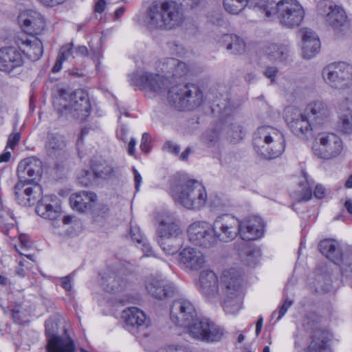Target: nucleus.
<instances>
[{
  "label": "nucleus",
  "mask_w": 352,
  "mask_h": 352,
  "mask_svg": "<svg viewBox=\"0 0 352 352\" xmlns=\"http://www.w3.org/2000/svg\"><path fill=\"white\" fill-rule=\"evenodd\" d=\"M184 21L182 9L174 1H154L147 8L144 23L149 29L169 30Z\"/></svg>",
  "instance_id": "1"
},
{
  "label": "nucleus",
  "mask_w": 352,
  "mask_h": 352,
  "mask_svg": "<svg viewBox=\"0 0 352 352\" xmlns=\"http://www.w3.org/2000/svg\"><path fill=\"white\" fill-rule=\"evenodd\" d=\"M254 9L267 17L277 14L280 23L287 28L298 26L304 19L305 11L296 0H255Z\"/></svg>",
  "instance_id": "2"
},
{
  "label": "nucleus",
  "mask_w": 352,
  "mask_h": 352,
  "mask_svg": "<svg viewBox=\"0 0 352 352\" xmlns=\"http://www.w3.org/2000/svg\"><path fill=\"white\" fill-rule=\"evenodd\" d=\"M53 104L58 113L68 118L85 120L89 115L91 106L88 96L82 89L68 92L60 89L53 99Z\"/></svg>",
  "instance_id": "3"
},
{
  "label": "nucleus",
  "mask_w": 352,
  "mask_h": 352,
  "mask_svg": "<svg viewBox=\"0 0 352 352\" xmlns=\"http://www.w3.org/2000/svg\"><path fill=\"white\" fill-rule=\"evenodd\" d=\"M220 298L223 300V308L227 314H235L242 307V279L234 269L224 271L220 278Z\"/></svg>",
  "instance_id": "4"
},
{
  "label": "nucleus",
  "mask_w": 352,
  "mask_h": 352,
  "mask_svg": "<svg viewBox=\"0 0 352 352\" xmlns=\"http://www.w3.org/2000/svg\"><path fill=\"white\" fill-rule=\"evenodd\" d=\"M206 97L195 84H179L171 87L167 93L168 104L179 111H190L200 107Z\"/></svg>",
  "instance_id": "5"
},
{
  "label": "nucleus",
  "mask_w": 352,
  "mask_h": 352,
  "mask_svg": "<svg viewBox=\"0 0 352 352\" xmlns=\"http://www.w3.org/2000/svg\"><path fill=\"white\" fill-rule=\"evenodd\" d=\"M170 195L178 204L188 210H199L206 204L205 187L198 181L189 179L172 187Z\"/></svg>",
  "instance_id": "6"
},
{
  "label": "nucleus",
  "mask_w": 352,
  "mask_h": 352,
  "mask_svg": "<svg viewBox=\"0 0 352 352\" xmlns=\"http://www.w3.org/2000/svg\"><path fill=\"white\" fill-rule=\"evenodd\" d=\"M254 145L256 152L263 157L274 159L284 151V137L277 129L269 126H262L254 133Z\"/></svg>",
  "instance_id": "7"
},
{
  "label": "nucleus",
  "mask_w": 352,
  "mask_h": 352,
  "mask_svg": "<svg viewBox=\"0 0 352 352\" xmlns=\"http://www.w3.org/2000/svg\"><path fill=\"white\" fill-rule=\"evenodd\" d=\"M343 150L341 138L334 133H318L311 144V151L318 158L331 160L338 156Z\"/></svg>",
  "instance_id": "8"
},
{
  "label": "nucleus",
  "mask_w": 352,
  "mask_h": 352,
  "mask_svg": "<svg viewBox=\"0 0 352 352\" xmlns=\"http://www.w3.org/2000/svg\"><path fill=\"white\" fill-rule=\"evenodd\" d=\"M218 111L221 113V124H223V132L224 137L233 144L238 143L241 140L245 132L243 126L233 117L230 116L232 113V107L228 100L224 99L223 101L217 103Z\"/></svg>",
  "instance_id": "9"
},
{
  "label": "nucleus",
  "mask_w": 352,
  "mask_h": 352,
  "mask_svg": "<svg viewBox=\"0 0 352 352\" xmlns=\"http://www.w3.org/2000/svg\"><path fill=\"white\" fill-rule=\"evenodd\" d=\"M212 226L216 245L219 241L223 243L232 241L240 232V219L229 214H221L216 217Z\"/></svg>",
  "instance_id": "10"
},
{
  "label": "nucleus",
  "mask_w": 352,
  "mask_h": 352,
  "mask_svg": "<svg viewBox=\"0 0 352 352\" xmlns=\"http://www.w3.org/2000/svg\"><path fill=\"white\" fill-rule=\"evenodd\" d=\"M189 335L197 340L214 342L219 341L223 336V330L208 319H198L188 324Z\"/></svg>",
  "instance_id": "11"
},
{
  "label": "nucleus",
  "mask_w": 352,
  "mask_h": 352,
  "mask_svg": "<svg viewBox=\"0 0 352 352\" xmlns=\"http://www.w3.org/2000/svg\"><path fill=\"white\" fill-rule=\"evenodd\" d=\"M188 241L193 245L209 249L216 246L215 238L211 223L206 221H197L187 228Z\"/></svg>",
  "instance_id": "12"
},
{
  "label": "nucleus",
  "mask_w": 352,
  "mask_h": 352,
  "mask_svg": "<svg viewBox=\"0 0 352 352\" xmlns=\"http://www.w3.org/2000/svg\"><path fill=\"white\" fill-rule=\"evenodd\" d=\"M322 76L332 87L342 89L352 80V67L345 63H333L323 69Z\"/></svg>",
  "instance_id": "13"
},
{
  "label": "nucleus",
  "mask_w": 352,
  "mask_h": 352,
  "mask_svg": "<svg viewBox=\"0 0 352 352\" xmlns=\"http://www.w3.org/2000/svg\"><path fill=\"white\" fill-rule=\"evenodd\" d=\"M285 118L292 131L296 136L304 138L311 134L314 123L306 113L295 107H288L285 109Z\"/></svg>",
  "instance_id": "14"
},
{
  "label": "nucleus",
  "mask_w": 352,
  "mask_h": 352,
  "mask_svg": "<svg viewBox=\"0 0 352 352\" xmlns=\"http://www.w3.org/2000/svg\"><path fill=\"white\" fill-rule=\"evenodd\" d=\"M133 85L140 89L153 92L156 94L163 93L167 88L169 80L162 74H153L148 72H140L134 74L131 78Z\"/></svg>",
  "instance_id": "15"
},
{
  "label": "nucleus",
  "mask_w": 352,
  "mask_h": 352,
  "mask_svg": "<svg viewBox=\"0 0 352 352\" xmlns=\"http://www.w3.org/2000/svg\"><path fill=\"white\" fill-rule=\"evenodd\" d=\"M170 320L176 325L186 327L197 317L194 305L186 299L175 300L170 308Z\"/></svg>",
  "instance_id": "16"
},
{
  "label": "nucleus",
  "mask_w": 352,
  "mask_h": 352,
  "mask_svg": "<svg viewBox=\"0 0 352 352\" xmlns=\"http://www.w3.org/2000/svg\"><path fill=\"white\" fill-rule=\"evenodd\" d=\"M320 14L325 16L327 23L336 31H341L347 24L345 11L339 6L323 1L317 6Z\"/></svg>",
  "instance_id": "17"
},
{
  "label": "nucleus",
  "mask_w": 352,
  "mask_h": 352,
  "mask_svg": "<svg viewBox=\"0 0 352 352\" xmlns=\"http://www.w3.org/2000/svg\"><path fill=\"white\" fill-rule=\"evenodd\" d=\"M14 43L18 49L32 60H39L43 54L42 41L35 34L20 33L14 37Z\"/></svg>",
  "instance_id": "18"
},
{
  "label": "nucleus",
  "mask_w": 352,
  "mask_h": 352,
  "mask_svg": "<svg viewBox=\"0 0 352 352\" xmlns=\"http://www.w3.org/2000/svg\"><path fill=\"white\" fill-rule=\"evenodd\" d=\"M43 172L42 162L34 157L21 160L17 168L19 180L37 184Z\"/></svg>",
  "instance_id": "19"
},
{
  "label": "nucleus",
  "mask_w": 352,
  "mask_h": 352,
  "mask_svg": "<svg viewBox=\"0 0 352 352\" xmlns=\"http://www.w3.org/2000/svg\"><path fill=\"white\" fill-rule=\"evenodd\" d=\"M198 289L208 300L213 302L220 298L219 279L211 270H204L200 273Z\"/></svg>",
  "instance_id": "20"
},
{
  "label": "nucleus",
  "mask_w": 352,
  "mask_h": 352,
  "mask_svg": "<svg viewBox=\"0 0 352 352\" xmlns=\"http://www.w3.org/2000/svg\"><path fill=\"white\" fill-rule=\"evenodd\" d=\"M24 64L22 52L16 47L9 46L0 49V71L11 74Z\"/></svg>",
  "instance_id": "21"
},
{
  "label": "nucleus",
  "mask_w": 352,
  "mask_h": 352,
  "mask_svg": "<svg viewBox=\"0 0 352 352\" xmlns=\"http://www.w3.org/2000/svg\"><path fill=\"white\" fill-rule=\"evenodd\" d=\"M157 71L166 78H182L188 72L186 64L175 58H163L155 63Z\"/></svg>",
  "instance_id": "22"
},
{
  "label": "nucleus",
  "mask_w": 352,
  "mask_h": 352,
  "mask_svg": "<svg viewBox=\"0 0 352 352\" xmlns=\"http://www.w3.org/2000/svg\"><path fill=\"white\" fill-rule=\"evenodd\" d=\"M314 123V126H322L328 122L331 116L329 105L320 100L309 102L304 111Z\"/></svg>",
  "instance_id": "23"
},
{
  "label": "nucleus",
  "mask_w": 352,
  "mask_h": 352,
  "mask_svg": "<svg viewBox=\"0 0 352 352\" xmlns=\"http://www.w3.org/2000/svg\"><path fill=\"white\" fill-rule=\"evenodd\" d=\"M41 186L38 184L19 180L14 186L16 199L20 205L29 207L37 200Z\"/></svg>",
  "instance_id": "24"
},
{
  "label": "nucleus",
  "mask_w": 352,
  "mask_h": 352,
  "mask_svg": "<svg viewBox=\"0 0 352 352\" xmlns=\"http://www.w3.org/2000/svg\"><path fill=\"white\" fill-rule=\"evenodd\" d=\"M145 289L149 295L158 300L173 296L176 290L173 284L168 283L165 280L153 276L147 278L145 282Z\"/></svg>",
  "instance_id": "25"
},
{
  "label": "nucleus",
  "mask_w": 352,
  "mask_h": 352,
  "mask_svg": "<svg viewBox=\"0 0 352 352\" xmlns=\"http://www.w3.org/2000/svg\"><path fill=\"white\" fill-rule=\"evenodd\" d=\"M18 22L23 31L28 34H38L45 28V21L43 16L37 11L32 10H25L18 16Z\"/></svg>",
  "instance_id": "26"
},
{
  "label": "nucleus",
  "mask_w": 352,
  "mask_h": 352,
  "mask_svg": "<svg viewBox=\"0 0 352 352\" xmlns=\"http://www.w3.org/2000/svg\"><path fill=\"white\" fill-rule=\"evenodd\" d=\"M36 212L43 219L56 221L62 212L60 201L56 195H45L38 203Z\"/></svg>",
  "instance_id": "27"
},
{
  "label": "nucleus",
  "mask_w": 352,
  "mask_h": 352,
  "mask_svg": "<svg viewBox=\"0 0 352 352\" xmlns=\"http://www.w3.org/2000/svg\"><path fill=\"white\" fill-rule=\"evenodd\" d=\"M239 234L243 240L252 241L261 238L263 234L264 223L261 217L253 216L240 220Z\"/></svg>",
  "instance_id": "28"
},
{
  "label": "nucleus",
  "mask_w": 352,
  "mask_h": 352,
  "mask_svg": "<svg viewBox=\"0 0 352 352\" xmlns=\"http://www.w3.org/2000/svg\"><path fill=\"white\" fill-rule=\"evenodd\" d=\"M122 318L131 332L135 333L148 325L145 313L138 307H129L122 311Z\"/></svg>",
  "instance_id": "29"
},
{
  "label": "nucleus",
  "mask_w": 352,
  "mask_h": 352,
  "mask_svg": "<svg viewBox=\"0 0 352 352\" xmlns=\"http://www.w3.org/2000/svg\"><path fill=\"white\" fill-rule=\"evenodd\" d=\"M179 261L184 267L191 271H197L205 264V256L199 250L188 247L179 254Z\"/></svg>",
  "instance_id": "30"
},
{
  "label": "nucleus",
  "mask_w": 352,
  "mask_h": 352,
  "mask_svg": "<svg viewBox=\"0 0 352 352\" xmlns=\"http://www.w3.org/2000/svg\"><path fill=\"white\" fill-rule=\"evenodd\" d=\"M302 39V56L305 58L310 59L315 56L320 48V43L316 33L309 28H302L299 31Z\"/></svg>",
  "instance_id": "31"
},
{
  "label": "nucleus",
  "mask_w": 352,
  "mask_h": 352,
  "mask_svg": "<svg viewBox=\"0 0 352 352\" xmlns=\"http://www.w3.org/2000/svg\"><path fill=\"white\" fill-rule=\"evenodd\" d=\"M96 195L91 192L80 191L72 194L69 197L72 208L78 212H83L91 207L96 200Z\"/></svg>",
  "instance_id": "32"
},
{
  "label": "nucleus",
  "mask_w": 352,
  "mask_h": 352,
  "mask_svg": "<svg viewBox=\"0 0 352 352\" xmlns=\"http://www.w3.org/2000/svg\"><path fill=\"white\" fill-rule=\"evenodd\" d=\"M159 237L182 238L183 232L177 222L170 217L162 219L158 227Z\"/></svg>",
  "instance_id": "33"
},
{
  "label": "nucleus",
  "mask_w": 352,
  "mask_h": 352,
  "mask_svg": "<svg viewBox=\"0 0 352 352\" xmlns=\"http://www.w3.org/2000/svg\"><path fill=\"white\" fill-rule=\"evenodd\" d=\"M313 184L309 175L303 173L299 182L298 188L292 193V199L296 202L307 201L312 197V190L311 186Z\"/></svg>",
  "instance_id": "34"
},
{
  "label": "nucleus",
  "mask_w": 352,
  "mask_h": 352,
  "mask_svg": "<svg viewBox=\"0 0 352 352\" xmlns=\"http://www.w3.org/2000/svg\"><path fill=\"white\" fill-rule=\"evenodd\" d=\"M318 248L328 259L338 263L342 258V252L338 243L333 240L324 239L320 242Z\"/></svg>",
  "instance_id": "35"
},
{
  "label": "nucleus",
  "mask_w": 352,
  "mask_h": 352,
  "mask_svg": "<svg viewBox=\"0 0 352 352\" xmlns=\"http://www.w3.org/2000/svg\"><path fill=\"white\" fill-rule=\"evenodd\" d=\"M66 144L64 137L55 133H50L47 135L45 148L48 155L56 157L60 155L65 149Z\"/></svg>",
  "instance_id": "36"
},
{
  "label": "nucleus",
  "mask_w": 352,
  "mask_h": 352,
  "mask_svg": "<svg viewBox=\"0 0 352 352\" xmlns=\"http://www.w3.org/2000/svg\"><path fill=\"white\" fill-rule=\"evenodd\" d=\"M305 326L307 329L314 330V339L309 346V352H322L326 349L327 340H324V333L321 331L317 324H311L309 320L305 322Z\"/></svg>",
  "instance_id": "37"
},
{
  "label": "nucleus",
  "mask_w": 352,
  "mask_h": 352,
  "mask_svg": "<svg viewBox=\"0 0 352 352\" xmlns=\"http://www.w3.org/2000/svg\"><path fill=\"white\" fill-rule=\"evenodd\" d=\"M221 43L226 45V49L234 54H241L245 52L246 45L243 38L232 34H224Z\"/></svg>",
  "instance_id": "38"
},
{
  "label": "nucleus",
  "mask_w": 352,
  "mask_h": 352,
  "mask_svg": "<svg viewBox=\"0 0 352 352\" xmlns=\"http://www.w3.org/2000/svg\"><path fill=\"white\" fill-rule=\"evenodd\" d=\"M267 58L272 62H283L289 55L288 47L283 44H270L265 50Z\"/></svg>",
  "instance_id": "39"
},
{
  "label": "nucleus",
  "mask_w": 352,
  "mask_h": 352,
  "mask_svg": "<svg viewBox=\"0 0 352 352\" xmlns=\"http://www.w3.org/2000/svg\"><path fill=\"white\" fill-rule=\"evenodd\" d=\"M102 285L108 292H118L123 290L126 282L115 274H104L102 278Z\"/></svg>",
  "instance_id": "40"
},
{
  "label": "nucleus",
  "mask_w": 352,
  "mask_h": 352,
  "mask_svg": "<svg viewBox=\"0 0 352 352\" xmlns=\"http://www.w3.org/2000/svg\"><path fill=\"white\" fill-rule=\"evenodd\" d=\"M223 137H224L223 124L219 122L206 132L204 140L209 147H214L220 144Z\"/></svg>",
  "instance_id": "41"
},
{
  "label": "nucleus",
  "mask_w": 352,
  "mask_h": 352,
  "mask_svg": "<svg viewBox=\"0 0 352 352\" xmlns=\"http://www.w3.org/2000/svg\"><path fill=\"white\" fill-rule=\"evenodd\" d=\"M182 238L164 237L158 238V243L162 250L168 255L175 254L182 245Z\"/></svg>",
  "instance_id": "42"
},
{
  "label": "nucleus",
  "mask_w": 352,
  "mask_h": 352,
  "mask_svg": "<svg viewBox=\"0 0 352 352\" xmlns=\"http://www.w3.org/2000/svg\"><path fill=\"white\" fill-rule=\"evenodd\" d=\"M239 255L244 263L250 265L256 263L257 258L260 256V252L252 247L242 243L239 248Z\"/></svg>",
  "instance_id": "43"
},
{
  "label": "nucleus",
  "mask_w": 352,
  "mask_h": 352,
  "mask_svg": "<svg viewBox=\"0 0 352 352\" xmlns=\"http://www.w3.org/2000/svg\"><path fill=\"white\" fill-rule=\"evenodd\" d=\"M57 322L54 318H50L45 322V331L46 334L48 336V344L47 346V352H52L50 351L51 342H56L57 340H65L66 338H69L70 340H72L70 337L67 335L63 336H57L54 335V331L57 329Z\"/></svg>",
  "instance_id": "44"
},
{
  "label": "nucleus",
  "mask_w": 352,
  "mask_h": 352,
  "mask_svg": "<svg viewBox=\"0 0 352 352\" xmlns=\"http://www.w3.org/2000/svg\"><path fill=\"white\" fill-rule=\"evenodd\" d=\"M252 0H223L225 10L232 14L239 13L247 5L252 6Z\"/></svg>",
  "instance_id": "45"
},
{
  "label": "nucleus",
  "mask_w": 352,
  "mask_h": 352,
  "mask_svg": "<svg viewBox=\"0 0 352 352\" xmlns=\"http://www.w3.org/2000/svg\"><path fill=\"white\" fill-rule=\"evenodd\" d=\"M56 342H51L50 349L52 352H75L73 340L69 338L57 340Z\"/></svg>",
  "instance_id": "46"
},
{
  "label": "nucleus",
  "mask_w": 352,
  "mask_h": 352,
  "mask_svg": "<svg viewBox=\"0 0 352 352\" xmlns=\"http://www.w3.org/2000/svg\"><path fill=\"white\" fill-rule=\"evenodd\" d=\"M93 171L96 176L102 179L110 178L115 174L114 168L105 162L94 166L93 167Z\"/></svg>",
  "instance_id": "47"
},
{
  "label": "nucleus",
  "mask_w": 352,
  "mask_h": 352,
  "mask_svg": "<svg viewBox=\"0 0 352 352\" xmlns=\"http://www.w3.org/2000/svg\"><path fill=\"white\" fill-rule=\"evenodd\" d=\"M340 124L342 131L352 133V109H347L340 115Z\"/></svg>",
  "instance_id": "48"
},
{
  "label": "nucleus",
  "mask_w": 352,
  "mask_h": 352,
  "mask_svg": "<svg viewBox=\"0 0 352 352\" xmlns=\"http://www.w3.org/2000/svg\"><path fill=\"white\" fill-rule=\"evenodd\" d=\"M292 305L293 301L289 298H286L283 304L280 307L278 311H274L272 314V317H274L278 314L277 320H280Z\"/></svg>",
  "instance_id": "49"
},
{
  "label": "nucleus",
  "mask_w": 352,
  "mask_h": 352,
  "mask_svg": "<svg viewBox=\"0 0 352 352\" xmlns=\"http://www.w3.org/2000/svg\"><path fill=\"white\" fill-rule=\"evenodd\" d=\"M131 237L133 241H135L138 244H141L142 242L146 239L141 233L140 228L137 225H131L130 228Z\"/></svg>",
  "instance_id": "50"
},
{
  "label": "nucleus",
  "mask_w": 352,
  "mask_h": 352,
  "mask_svg": "<svg viewBox=\"0 0 352 352\" xmlns=\"http://www.w3.org/2000/svg\"><path fill=\"white\" fill-rule=\"evenodd\" d=\"M74 54V50L73 48V44L69 43L63 45L59 52L58 56L65 60H67L70 56Z\"/></svg>",
  "instance_id": "51"
},
{
  "label": "nucleus",
  "mask_w": 352,
  "mask_h": 352,
  "mask_svg": "<svg viewBox=\"0 0 352 352\" xmlns=\"http://www.w3.org/2000/svg\"><path fill=\"white\" fill-rule=\"evenodd\" d=\"M328 193L327 188L322 184H317L315 187L314 195L318 199L324 198Z\"/></svg>",
  "instance_id": "52"
},
{
  "label": "nucleus",
  "mask_w": 352,
  "mask_h": 352,
  "mask_svg": "<svg viewBox=\"0 0 352 352\" xmlns=\"http://www.w3.org/2000/svg\"><path fill=\"white\" fill-rule=\"evenodd\" d=\"M151 142V136L148 133H144L142 134L141 143H140V148L144 153L149 152V144Z\"/></svg>",
  "instance_id": "53"
},
{
  "label": "nucleus",
  "mask_w": 352,
  "mask_h": 352,
  "mask_svg": "<svg viewBox=\"0 0 352 352\" xmlns=\"http://www.w3.org/2000/svg\"><path fill=\"white\" fill-rule=\"evenodd\" d=\"M163 149L174 155H177L180 151L179 146L172 142H166L163 146Z\"/></svg>",
  "instance_id": "54"
},
{
  "label": "nucleus",
  "mask_w": 352,
  "mask_h": 352,
  "mask_svg": "<svg viewBox=\"0 0 352 352\" xmlns=\"http://www.w3.org/2000/svg\"><path fill=\"white\" fill-rule=\"evenodd\" d=\"M139 248L142 250L145 256H153V251L146 239H144L141 244H138Z\"/></svg>",
  "instance_id": "55"
},
{
  "label": "nucleus",
  "mask_w": 352,
  "mask_h": 352,
  "mask_svg": "<svg viewBox=\"0 0 352 352\" xmlns=\"http://www.w3.org/2000/svg\"><path fill=\"white\" fill-rule=\"evenodd\" d=\"M92 175L88 171H83L81 176L78 177V180L82 186H87L91 183Z\"/></svg>",
  "instance_id": "56"
},
{
  "label": "nucleus",
  "mask_w": 352,
  "mask_h": 352,
  "mask_svg": "<svg viewBox=\"0 0 352 352\" xmlns=\"http://www.w3.org/2000/svg\"><path fill=\"white\" fill-rule=\"evenodd\" d=\"M21 138V135L19 132L11 134L8 138V146L13 149L18 144Z\"/></svg>",
  "instance_id": "57"
},
{
  "label": "nucleus",
  "mask_w": 352,
  "mask_h": 352,
  "mask_svg": "<svg viewBox=\"0 0 352 352\" xmlns=\"http://www.w3.org/2000/svg\"><path fill=\"white\" fill-rule=\"evenodd\" d=\"M164 352H192L190 349L181 345H170Z\"/></svg>",
  "instance_id": "58"
},
{
  "label": "nucleus",
  "mask_w": 352,
  "mask_h": 352,
  "mask_svg": "<svg viewBox=\"0 0 352 352\" xmlns=\"http://www.w3.org/2000/svg\"><path fill=\"white\" fill-rule=\"evenodd\" d=\"M73 279V276L72 275H69L65 277L60 278L61 286L66 291L69 292L72 290V280Z\"/></svg>",
  "instance_id": "59"
},
{
  "label": "nucleus",
  "mask_w": 352,
  "mask_h": 352,
  "mask_svg": "<svg viewBox=\"0 0 352 352\" xmlns=\"http://www.w3.org/2000/svg\"><path fill=\"white\" fill-rule=\"evenodd\" d=\"M278 73V69L275 67H268L264 72V75L266 78L271 80L272 82L274 81L275 77Z\"/></svg>",
  "instance_id": "60"
},
{
  "label": "nucleus",
  "mask_w": 352,
  "mask_h": 352,
  "mask_svg": "<svg viewBox=\"0 0 352 352\" xmlns=\"http://www.w3.org/2000/svg\"><path fill=\"white\" fill-rule=\"evenodd\" d=\"M167 47L172 55H178L180 53L181 47L175 42L168 43Z\"/></svg>",
  "instance_id": "61"
},
{
  "label": "nucleus",
  "mask_w": 352,
  "mask_h": 352,
  "mask_svg": "<svg viewBox=\"0 0 352 352\" xmlns=\"http://www.w3.org/2000/svg\"><path fill=\"white\" fill-rule=\"evenodd\" d=\"M133 173L134 175V182H135V186L136 190H139L141 183H142V177L139 172L135 168H133Z\"/></svg>",
  "instance_id": "62"
},
{
  "label": "nucleus",
  "mask_w": 352,
  "mask_h": 352,
  "mask_svg": "<svg viewBox=\"0 0 352 352\" xmlns=\"http://www.w3.org/2000/svg\"><path fill=\"white\" fill-rule=\"evenodd\" d=\"M45 6L53 7L63 3L65 0H38Z\"/></svg>",
  "instance_id": "63"
},
{
  "label": "nucleus",
  "mask_w": 352,
  "mask_h": 352,
  "mask_svg": "<svg viewBox=\"0 0 352 352\" xmlns=\"http://www.w3.org/2000/svg\"><path fill=\"white\" fill-rule=\"evenodd\" d=\"M127 129L122 126L120 127V129L118 131V137L121 139L123 142H126L127 140Z\"/></svg>",
  "instance_id": "64"
}]
</instances>
